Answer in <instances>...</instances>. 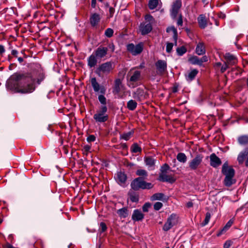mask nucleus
Here are the masks:
<instances>
[{"label": "nucleus", "instance_id": "41", "mask_svg": "<svg viewBox=\"0 0 248 248\" xmlns=\"http://www.w3.org/2000/svg\"><path fill=\"white\" fill-rule=\"evenodd\" d=\"M176 51L179 55L182 56L186 52V49L184 46H181L177 48Z\"/></svg>", "mask_w": 248, "mask_h": 248}, {"label": "nucleus", "instance_id": "37", "mask_svg": "<svg viewBox=\"0 0 248 248\" xmlns=\"http://www.w3.org/2000/svg\"><path fill=\"white\" fill-rule=\"evenodd\" d=\"M158 4V0H149L148 6L150 9L153 10L155 9Z\"/></svg>", "mask_w": 248, "mask_h": 248}, {"label": "nucleus", "instance_id": "22", "mask_svg": "<svg viewBox=\"0 0 248 248\" xmlns=\"http://www.w3.org/2000/svg\"><path fill=\"white\" fill-rule=\"evenodd\" d=\"M198 73V71L197 69H191L185 75L186 80L188 81H191L195 78Z\"/></svg>", "mask_w": 248, "mask_h": 248}, {"label": "nucleus", "instance_id": "28", "mask_svg": "<svg viewBox=\"0 0 248 248\" xmlns=\"http://www.w3.org/2000/svg\"><path fill=\"white\" fill-rule=\"evenodd\" d=\"M129 198L132 202H138L139 201V194L133 191H130L128 193Z\"/></svg>", "mask_w": 248, "mask_h": 248}, {"label": "nucleus", "instance_id": "45", "mask_svg": "<svg viewBox=\"0 0 248 248\" xmlns=\"http://www.w3.org/2000/svg\"><path fill=\"white\" fill-rule=\"evenodd\" d=\"M105 34L108 37H111L113 34V31L111 28L107 29L105 32Z\"/></svg>", "mask_w": 248, "mask_h": 248}, {"label": "nucleus", "instance_id": "5", "mask_svg": "<svg viewBox=\"0 0 248 248\" xmlns=\"http://www.w3.org/2000/svg\"><path fill=\"white\" fill-rule=\"evenodd\" d=\"M113 69L112 63L106 62L100 65L96 70V73L99 76L108 74Z\"/></svg>", "mask_w": 248, "mask_h": 248}, {"label": "nucleus", "instance_id": "62", "mask_svg": "<svg viewBox=\"0 0 248 248\" xmlns=\"http://www.w3.org/2000/svg\"><path fill=\"white\" fill-rule=\"evenodd\" d=\"M193 202L191 201L188 202L186 203V206L188 208H190L193 206Z\"/></svg>", "mask_w": 248, "mask_h": 248}, {"label": "nucleus", "instance_id": "2", "mask_svg": "<svg viewBox=\"0 0 248 248\" xmlns=\"http://www.w3.org/2000/svg\"><path fill=\"white\" fill-rule=\"evenodd\" d=\"M222 172L225 176L224 184L227 186H230L235 183L233 178L235 171L232 167H229L227 162H225L222 166Z\"/></svg>", "mask_w": 248, "mask_h": 248}, {"label": "nucleus", "instance_id": "24", "mask_svg": "<svg viewBox=\"0 0 248 248\" xmlns=\"http://www.w3.org/2000/svg\"><path fill=\"white\" fill-rule=\"evenodd\" d=\"M97 59L94 54L91 55L88 59V65L90 68L94 67L97 63Z\"/></svg>", "mask_w": 248, "mask_h": 248}, {"label": "nucleus", "instance_id": "63", "mask_svg": "<svg viewBox=\"0 0 248 248\" xmlns=\"http://www.w3.org/2000/svg\"><path fill=\"white\" fill-rule=\"evenodd\" d=\"M96 0H92L91 6L93 8H95L96 6Z\"/></svg>", "mask_w": 248, "mask_h": 248}, {"label": "nucleus", "instance_id": "11", "mask_svg": "<svg viewBox=\"0 0 248 248\" xmlns=\"http://www.w3.org/2000/svg\"><path fill=\"white\" fill-rule=\"evenodd\" d=\"M108 51L107 47L99 46L94 51V54L98 59H105Z\"/></svg>", "mask_w": 248, "mask_h": 248}, {"label": "nucleus", "instance_id": "15", "mask_svg": "<svg viewBox=\"0 0 248 248\" xmlns=\"http://www.w3.org/2000/svg\"><path fill=\"white\" fill-rule=\"evenodd\" d=\"M152 30V25L150 23H141L140 27V30L142 35L149 33Z\"/></svg>", "mask_w": 248, "mask_h": 248}, {"label": "nucleus", "instance_id": "46", "mask_svg": "<svg viewBox=\"0 0 248 248\" xmlns=\"http://www.w3.org/2000/svg\"><path fill=\"white\" fill-rule=\"evenodd\" d=\"M211 218V214L209 212H207L206 214L205 218L204 219V222L203 223V225H207Z\"/></svg>", "mask_w": 248, "mask_h": 248}, {"label": "nucleus", "instance_id": "55", "mask_svg": "<svg viewBox=\"0 0 248 248\" xmlns=\"http://www.w3.org/2000/svg\"><path fill=\"white\" fill-rule=\"evenodd\" d=\"M95 139H96V138L94 135H90L87 138V140L88 142H93V141H95Z\"/></svg>", "mask_w": 248, "mask_h": 248}, {"label": "nucleus", "instance_id": "16", "mask_svg": "<svg viewBox=\"0 0 248 248\" xmlns=\"http://www.w3.org/2000/svg\"><path fill=\"white\" fill-rule=\"evenodd\" d=\"M210 165L214 168H216L220 166L221 164V161L215 154L213 153L210 156Z\"/></svg>", "mask_w": 248, "mask_h": 248}, {"label": "nucleus", "instance_id": "59", "mask_svg": "<svg viewBox=\"0 0 248 248\" xmlns=\"http://www.w3.org/2000/svg\"><path fill=\"white\" fill-rule=\"evenodd\" d=\"M218 16L220 18L224 19L226 17V15L224 13H219L218 14Z\"/></svg>", "mask_w": 248, "mask_h": 248}, {"label": "nucleus", "instance_id": "54", "mask_svg": "<svg viewBox=\"0 0 248 248\" xmlns=\"http://www.w3.org/2000/svg\"><path fill=\"white\" fill-rule=\"evenodd\" d=\"M169 169V166L168 164H165L163 165V166L161 167V171L162 173L164 172H166L167 170H168Z\"/></svg>", "mask_w": 248, "mask_h": 248}, {"label": "nucleus", "instance_id": "6", "mask_svg": "<svg viewBox=\"0 0 248 248\" xmlns=\"http://www.w3.org/2000/svg\"><path fill=\"white\" fill-rule=\"evenodd\" d=\"M29 73L35 78V80L36 79L38 84H40L45 78L43 70L39 65L36 66L35 69Z\"/></svg>", "mask_w": 248, "mask_h": 248}, {"label": "nucleus", "instance_id": "40", "mask_svg": "<svg viewBox=\"0 0 248 248\" xmlns=\"http://www.w3.org/2000/svg\"><path fill=\"white\" fill-rule=\"evenodd\" d=\"M247 155V153L245 152V153H241L238 157H237V160L239 162V163L240 164H242L243 163L244 160V159L246 157V156Z\"/></svg>", "mask_w": 248, "mask_h": 248}, {"label": "nucleus", "instance_id": "29", "mask_svg": "<svg viewBox=\"0 0 248 248\" xmlns=\"http://www.w3.org/2000/svg\"><path fill=\"white\" fill-rule=\"evenodd\" d=\"M198 23L201 28H204L207 25L206 20L203 15H200L198 18Z\"/></svg>", "mask_w": 248, "mask_h": 248}, {"label": "nucleus", "instance_id": "32", "mask_svg": "<svg viewBox=\"0 0 248 248\" xmlns=\"http://www.w3.org/2000/svg\"><path fill=\"white\" fill-rule=\"evenodd\" d=\"M137 106V102L133 100H129L127 103V108L130 110H135Z\"/></svg>", "mask_w": 248, "mask_h": 248}, {"label": "nucleus", "instance_id": "13", "mask_svg": "<svg viewBox=\"0 0 248 248\" xmlns=\"http://www.w3.org/2000/svg\"><path fill=\"white\" fill-rule=\"evenodd\" d=\"M181 6L182 2L180 0H176L173 2L171 10V16L173 18L176 17Z\"/></svg>", "mask_w": 248, "mask_h": 248}, {"label": "nucleus", "instance_id": "56", "mask_svg": "<svg viewBox=\"0 0 248 248\" xmlns=\"http://www.w3.org/2000/svg\"><path fill=\"white\" fill-rule=\"evenodd\" d=\"M232 244L231 241H227L224 244L223 248H230Z\"/></svg>", "mask_w": 248, "mask_h": 248}, {"label": "nucleus", "instance_id": "4", "mask_svg": "<svg viewBox=\"0 0 248 248\" xmlns=\"http://www.w3.org/2000/svg\"><path fill=\"white\" fill-rule=\"evenodd\" d=\"M108 108L106 106H101L93 115V119L96 123H102L108 119L107 114Z\"/></svg>", "mask_w": 248, "mask_h": 248}, {"label": "nucleus", "instance_id": "10", "mask_svg": "<svg viewBox=\"0 0 248 248\" xmlns=\"http://www.w3.org/2000/svg\"><path fill=\"white\" fill-rule=\"evenodd\" d=\"M177 223V216L174 214H171L167 219V221L164 225L163 230L168 231Z\"/></svg>", "mask_w": 248, "mask_h": 248}, {"label": "nucleus", "instance_id": "47", "mask_svg": "<svg viewBox=\"0 0 248 248\" xmlns=\"http://www.w3.org/2000/svg\"><path fill=\"white\" fill-rule=\"evenodd\" d=\"M163 206V204L160 202H156L154 205V209L155 210H159Z\"/></svg>", "mask_w": 248, "mask_h": 248}, {"label": "nucleus", "instance_id": "25", "mask_svg": "<svg viewBox=\"0 0 248 248\" xmlns=\"http://www.w3.org/2000/svg\"><path fill=\"white\" fill-rule=\"evenodd\" d=\"M159 180L162 182H168L170 183L174 182V179L172 177L164 173H162L160 174Z\"/></svg>", "mask_w": 248, "mask_h": 248}, {"label": "nucleus", "instance_id": "20", "mask_svg": "<svg viewBox=\"0 0 248 248\" xmlns=\"http://www.w3.org/2000/svg\"><path fill=\"white\" fill-rule=\"evenodd\" d=\"M225 59L226 61V62L230 65H234L237 62L236 58L229 53L225 54Z\"/></svg>", "mask_w": 248, "mask_h": 248}, {"label": "nucleus", "instance_id": "61", "mask_svg": "<svg viewBox=\"0 0 248 248\" xmlns=\"http://www.w3.org/2000/svg\"><path fill=\"white\" fill-rule=\"evenodd\" d=\"M12 54L16 57H17L18 52L16 50H13L11 52Z\"/></svg>", "mask_w": 248, "mask_h": 248}, {"label": "nucleus", "instance_id": "39", "mask_svg": "<svg viewBox=\"0 0 248 248\" xmlns=\"http://www.w3.org/2000/svg\"><path fill=\"white\" fill-rule=\"evenodd\" d=\"M141 93H143L142 90L139 89H137L136 92H135L134 94L133 97L137 100H141L142 97V95H140V94Z\"/></svg>", "mask_w": 248, "mask_h": 248}, {"label": "nucleus", "instance_id": "51", "mask_svg": "<svg viewBox=\"0 0 248 248\" xmlns=\"http://www.w3.org/2000/svg\"><path fill=\"white\" fill-rule=\"evenodd\" d=\"M100 228L102 232H105L107 230V226L104 222H101L100 224Z\"/></svg>", "mask_w": 248, "mask_h": 248}, {"label": "nucleus", "instance_id": "33", "mask_svg": "<svg viewBox=\"0 0 248 248\" xmlns=\"http://www.w3.org/2000/svg\"><path fill=\"white\" fill-rule=\"evenodd\" d=\"M177 159L180 162L185 163L187 160L186 155L183 153H178L177 155Z\"/></svg>", "mask_w": 248, "mask_h": 248}, {"label": "nucleus", "instance_id": "38", "mask_svg": "<svg viewBox=\"0 0 248 248\" xmlns=\"http://www.w3.org/2000/svg\"><path fill=\"white\" fill-rule=\"evenodd\" d=\"M131 150L132 152L137 153L141 152V149L137 143H134L131 146Z\"/></svg>", "mask_w": 248, "mask_h": 248}, {"label": "nucleus", "instance_id": "9", "mask_svg": "<svg viewBox=\"0 0 248 248\" xmlns=\"http://www.w3.org/2000/svg\"><path fill=\"white\" fill-rule=\"evenodd\" d=\"M203 157L201 155H197L194 158L188 162V166L190 170H197L201 164Z\"/></svg>", "mask_w": 248, "mask_h": 248}, {"label": "nucleus", "instance_id": "23", "mask_svg": "<svg viewBox=\"0 0 248 248\" xmlns=\"http://www.w3.org/2000/svg\"><path fill=\"white\" fill-rule=\"evenodd\" d=\"M144 217V215L139 210H135L133 212L132 218L135 221L141 220Z\"/></svg>", "mask_w": 248, "mask_h": 248}, {"label": "nucleus", "instance_id": "8", "mask_svg": "<svg viewBox=\"0 0 248 248\" xmlns=\"http://www.w3.org/2000/svg\"><path fill=\"white\" fill-rule=\"evenodd\" d=\"M143 48V45L142 43H140L136 45L131 43L126 46L127 51L134 56L140 54L142 51Z\"/></svg>", "mask_w": 248, "mask_h": 248}, {"label": "nucleus", "instance_id": "58", "mask_svg": "<svg viewBox=\"0 0 248 248\" xmlns=\"http://www.w3.org/2000/svg\"><path fill=\"white\" fill-rule=\"evenodd\" d=\"M201 64L202 65L203 62L208 61V57L206 56H203L202 58L200 59Z\"/></svg>", "mask_w": 248, "mask_h": 248}, {"label": "nucleus", "instance_id": "14", "mask_svg": "<svg viewBox=\"0 0 248 248\" xmlns=\"http://www.w3.org/2000/svg\"><path fill=\"white\" fill-rule=\"evenodd\" d=\"M101 19V16L99 14L94 13L91 15L90 22L93 27H97Z\"/></svg>", "mask_w": 248, "mask_h": 248}, {"label": "nucleus", "instance_id": "42", "mask_svg": "<svg viewBox=\"0 0 248 248\" xmlns=\"http://www.w3.org/2000/svg\"><path fill=\"white\" fill-rule=\"evenodd\" d=\"M136 174L138 176L146 177L147 176V172L144 170L140 169L137 170Z\"/></svg>", "mask_w": 248, "mask_h": 248}, {"label": "nucleus", "instance_id": "60", "mask_svg": "<svg viewBox=\"0 0 248 248\" xmlns=\"http://www.w3.org/2000/svg\"><path fill=\"white\" fill-rule=\"evenodd\" d=\"M5 52L4 46L0 45V55L2 54Z\"/></svg>", "mask_w": 248, "mask_h": 248}, {"label": "nucleus", "instance_id": "17", "mask_svg": "<svg viewBox=\"0 0 248 248\" xmlns=\"http://www.w3.org/2000/svg\"><path fill=\"white\" fill-rule=\"evenodd\" d=\"M115 179L117 182L120 185H123L125 184L126 180V175L122 172H118L115 176Z\"/></svg>", "mask_w": 248, "mask_h": 248}, {"label": "nucleus", "instance_id": "43", "mask_svg": "<svg viewBox=\"0 0 248 248\" xmlns=\"http://www.w3.org/2000/svg\"><path fill=\"white\" fill-rule=\"evenodd\" d=\"M98 100L102 106H106L107 99L103 95H99L98 96Z\"/></svg>", "mask_w": 248, "mask_h": 248}, {"label": "nucleus", "instance_id": "48", "mask_svg": "<svg viewBox=\"0 0 248 248\" xmlns=\"http://www.w3.org/2000/svg\"><path fill=\"white\" fill-rule=\"evenodd\" d=\"M173 46V45L172 43H167V46H166V51L168 53L170 52L172 49Z\"/></svg>", "mask_w": 248, "mask_h": 248}, {"label": "nucleus", "instance_id": "18", "mask_svg": "<svg viewBox=\"0 0 248 248\" xmlns=\"http://www.w3.org/2000/svg\"><path fill=\"white\" fill-rule=\"evenodd\" d=\"M158 72L162 74L166 70L167 63L163 60H158L155 63Z\"/></svg>", "mask_w": 248, "mask_h": 248}, {"label": "nucleus", "instance_id": "30", "mask_svg": "<svg viewBox=\"0 0 248 248\" xmlns=\"http://www.w3.org/2000/svg\"><path fill=\"white\" fill-rule=\"evenodd\" d=\"M238 142L241 145L248 144V136L242 135L238 138Z\"/></svg>", "mask_w": 248, "mask_h": 248}, {"label": "nucleus", "instance_id": "49", "mask_svg": "<svg viewBox=\"0 0 248 248\" xmlns=\"http://www.w3.org/2000/svg\"><path fill=\"white\" fill-rule=\"evenodd\" d=\"M151 207V204L149 202L145 203L142 206V210L143 212H147L148 209Z\"/></svg>", "mask_w": 248, "mask_h": 248}, {"label": "nucleus", "instance_id": "12", "mask_svg": "<svg viewBox=\"0 0 248 248\" xmlns=\"http://www.w3.org/2000/svg\"><path fill=\"white\" fill-rule=\"evenodd\" d=\"M92 86L95 92H100L102 94H105L106 93V89L103 86H101L97 82L95 78H93L91 80Z\"/></svg>", "mask_w": 248, "mask_h": 248}, {"label": "nucleus", "instance_id": "19", "mask_svg": "<svg viewBox=\"0 0 248 248\" xmlns=\"http://www.w3.org/2000/svg\"><path fill=\"white\" fill-rule=\"evenodd\" d=\"M195 52L198 55H203L206 52L205 46L203 42H199L196 46Z\"/></svg>", "mask_w": 248, "mask_h": 248}, {"label": "nucleus", "instance_id": "31", "mask_svg": "<svg viewBox=\"0 0 248 248\" xmlns=\"http://www.w3.org/2000/svg\"><path fill=\"white\" fill-rule=\"evenodd\" d=\"M188 61L192 64H198L201 65L200 58L197 56H191L188 59Z\"/></svg>", "mask_w": 248, "mask_h": 248}, {"label": "nucleus", "instance_id": "44", "mask_svg": "<svg viewBox=\"0 0 248 248\" xmlns=\"http://www.w3.org/2000/svg\"><path fill=\"white\" fill-rule=\"evenodd\" d=\"M145 22L144 23H150V24H152L154 22V18L150 15H146L145 16Z\"/></svg>", "mask_w": 248, "mask_h": 248}, {"label": "nucleus", "instance_id": "34", "mask_svg": "<svg viewBox=\"0 0 248 248\" xmlns=\"http://www.w3.org/2000/svg\"><path fill=\"white\" fill-rule=\"evenodd\" d=\"M134 131L131 130L128 132L125 133L121 135L120 138L124 140H128L130 139Z\"/></svg>", "mask_w": 248, "mask_h": 248}, {"label": "nucleus", "instance_id": "21", "mask_svg": "<svg viewBox=\"0 0 248 248\" xmlns=\"http://www.w3.org/2000/svg\"><path fill=\"white\" fill-rule=\"evenodd\" d=\"M122 80L120 78H117L114 81V85L113 87V93H118L123 88Z\"/></svg>", "mask_w": 248, "mask_h": 248}, {"label": "nucleus", "instance_id": "50", "mask_svg": "<svg viewBox=\"0 0 248 248\" xmlns=\"http://www.w3.org/2000/svg\"><path fill=\"white\" fill-rule=\"evenodd\" d=\"M34 247L36 248H41L43 247V244L41 241L38 240L34 243Z\"/></svg>", "mask_w": 248, "mask_h": 248}, {"label": "nucleus", "instance_id": "26", "mask_svg": "<svg viewBox=\"0 0 248 248\" xmlns=\"http://www.w3.org/2000/svg\"><path fill=\"white\" fill-rule=\"evenodd\" d=\"M167 32L169 33H171L175 43L176 44L177 39V31L175 27L173 26L168 27L167 29Z\"/></svg>", "mask_w": 248, "mask_h": 248}, {"label": "nucleus", "instance_id": "36", "mask_svg": "<svg viewBox=\"0 0 248 248\" xmlns=\"http://www.w3.org/2000/svg\"><path fill=\"white\" fill-rule=\"evenodd\" d=\"M117 213L121 217H126L128 216V210L125 208H123L118 210Z\"/></svg>", "mask_w": 248, "mask_h": 248}, {"label": "nucleus", "instance_id": "3", "mask_svg": "<svg viewBox=\"0 0 248 248\" xmlns=\"http://www.w3.org/2000/svg\"><path fill=\"white\" fill-rule=\"evenodd\" d=\"M131 187L134 190H138L140 189H150L153 187V185L145 182L141 177H138L131 182Z\"/></svg>", "mask_w": 248, "mask_h": 248}, {"label": "nucleus", "instance_id": "1", "mask_svg": "<svg viewBox=\"0 0 248 248\" xmlns=\"http://www.w3.org/2000/svg\"><path fill=\"white\" fill-rule=\"evenodd\" d=\"M35 78L29 72L15 73L7 80L6 87L16 93H30L35 90Z\"/></svg>", "mask_w": 248, "mask_h": 248}, {"label": "nucleus", "instance_id": "52", "mask_svg": "<svg viewBox=\"0 0 248 248\" xmlns=\"http://www.w3.org/2000/svg\"><path fill=\"white\" fill-rule=\"evenodd\" d=\"M177 24L178 26L182 27L183 25V19H182V16L181 15H180L179 16V18L177 21Z\"/></svg>", "mask_w": 248, "mask_h": 248}, {"label": "nucleus", "instance_id": "27", "mask_svg": "<svg viewBox=\"0 0 248 248\" xmlns=\"http://www.w3.org/2000/svg\"><path fill=\"white\" fill-rule=\"evenodd\" d=\"M144 161L146 165L148 167L153 168L155 166L156 160L152 157L148 156L144 158Z\"/></svg>", "mask_w": 248, "mask_h": 248}, {"label": "nucleus", "instance_id": "57", "mask_svg": "<svg viewBox=\"0 0 248 248\" xmlns=\"http://www.w3.org/2000/svg\"><path fill=\"white\" fill-rule=\"evenodd\" d=\"M233 223V221L231 220H229L224 227L223 230H227L229 228Z\"/></svg>", "mask_w": 248, "mask_h": 248}, {"label": "nucleus", "instance_id": "35", "mask_svg": "<svg viewBox=\"0 0 248 248\" xmlns=\"http://www.w3.org/2000/svg\"><path fill=\"white\" fill-rule=\"evenodd\" d=\"M164 195L162 193H157L154 194L151 197L152 201H156V200H162L164 198Z\"/></svg>", "mask_w": 248, "mask_h": 248}, {"label": "nucleus", "instance_id": "7", "mask_svg": "<svg viewBox=\"0 0 248 248\" xmlns=\"http://www.w3.org/2000/svg\"><path fill=\"white\" fill-rule=\"evenodd\" d=\"M128 75L130 76L129 80V86L131 88H134L136 86L135 83L140 80V72L132 69L129 72Z\"/></svg>", "mask_w": 248, "mask_h": 248}, {"label": "nucleus", "instance_id": "53", "mask_svg": "<svg viewBox=\"0 0 248 248\" xmlns=\"http://www.w3.org/2000/svg\"><path fill=\"white\" fill-rule=\"evenodd\" d=\"M229 64L227 62H225L224 64L222 66L221 68V71L222 73H224L229 67Z\"/></svg>", "mask_w": 248, "mask_h": 248}, {"label": "nucleus", "instance_id": "64", "mask_svg": "<svg viewBox=\"0 0 248 248\" xmlns=\"http://www.w3.org/2000/svg\"><path fill=\"white\" fill-rule=\"evenodd\" d=\"M84 149L86 152H88L90 151L91 147L89 145H86L84 146Z\"/></svg>", "mask_w": 248, "mask_h": 248}]
</instances>
